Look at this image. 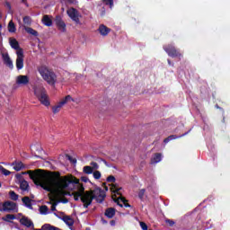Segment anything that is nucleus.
Returning <instances> with one entry per match:
<instances>
[{
    "label": "nucleus",
    "instance_id": "1",
    "mask_svg": "<svg viewBox=\"0 0 230 230\" xmlns=\"http://www.w3.org/2000/svg\"><path fill=\"white\" fill-rule=\"evenodd\" d=\"M28 173L29 177L46 191H50L55 197H65L67 195L66 190H75L74 192V200H81L84 208H89L93 204V200H96L102 204L105 200V190L101 188H95L93 190L85 191L84 185L80 183V180L73 176H65L62 179L56 180L51 177L49 172L43 170L28 171L23 172ZM85 191V192H84Z\"/></svg>",
    "mask_w": 230,
    "mask_h": 230
},
{
    "label": "nucleus",
    "instance_id": "2",
    "mask_svg": "<svg viewBox=\"0 0 230 230\" xmlns=\"http://www.w3.org/2000/svg\"><path fill=\"white\" fill-rule=\"evenodd\" d=\"M11 48L13 49H16V69L18 71H21L24 67V51L22 49H19V41L15 39H10L9 40Z\"/></svg>",
    "mask_w": 230,
    "mask_h": 230
},
{
    "label": "nucleus",
    "instance_id": "3",
    "mask_svg": "<svg viewBox=\"0 0 230 230\" xmlns=\"http://www.w3.org/2000/svg\"><path fill=\"white\" fill-rule=\"evenodd\" d=\"M38 71L47 84L49 85H55V84H57V75L48 68V66H40Z\"/></svg>",
    "mask_w": 230,
    "mask_h": 230
},
{
    "label": "nucleus",
    "instance_id": "4",
    "mask_svg": "<svg viewBox=\"0 0 230 230\" xmlns=\"http://www.w3.org/2000/svg\"><path fill=\"white\" fill-rule=\"evenodd\" d=\"M34 94L36 98H38L41 105H44L45 107H49V105H51V102H49V96L48 95V93L46 92V88H44V86H35Z\"/></svg>",
    "mask_w": 230,
    "mask_h": 230
},
{
    "label": "nucleus",
    "instance_id": "5",
    "mask_svg": "<svg viewBox=\"0 0 230 230\" xmlns=\"http://www.w3.org/2000/svg\"><path fill=\"white\" fill-rule=\"evenodd\" d=\"M0 211L5 213H17V211H19V208L13 201H4L0 205Z\"/></svg>",
    "mask_w": 230,
    "mask_h": 230
},
{
    "label": "nucleus",
    "instance_id": "6",
    "mask_svg": "<svg viewBox=\"0 0 230 230\" xmlns=\"http://www.w3.org/2000/svg\"><path fill=\"white\" fill-rule=\"evenodd\" d=\"M30 84V77L28 75H17L15 77V84L13 86V91H17L19 87H26Z\"/></svg>",
    "mask_w": 230,
    "mask_h": 230
},
{
    "label": "nucleus",
    "instance_id": "7",
    "mask_svg": "<svg viewBox=\"0 0 230 230\" xmlns=\"http://www.w3.org/2000/svg\"><path fill=\"white\" fill-rule=\"evenodd\" d=\"M66 13L68 17H70V19L75 22V24H80V17H82V14H80L78 10H76L75 7H70L66 10Z\"/></svg>",
    "mask_w": 230,
    "mask_h": 230
},
{
    "label": "nucleus",
    "instance_id": "8",
    "mask_svg": "<svg viewBox=\"0 0 230 230\" xmlns=\"http://www.w3.org/2000/svg\"><path fill=\"white\" fill-rule=\"evenodd\" d=\"M69 102H75V100L73 99V97H71V95H66L61 102H59L57 105H55L52 108V112L54 114H58V112H60V110L62 109V107H64L66 105V103H67Z\"/></svg>",
    "mask_w": 230,
    "mask_h": 230
},
{
    "label": "nucleus",
    "instance_id": "9",
    "mask_svg": "<svg viewBox=\"0 0 230 230\" xmlns=\"http://www.w3.org/2000/svg\"><path fill=\"white\" fill-rule=\"evenodd\" d=\"M2 58L4 64L6 65L9 69H13V61L10 58V55H8V53H2Z\"/></svg>",
    "mask_w": 230,
    "mask_h": 230
},
{
    "label": "nucleus",
    "instance_id": "10",
    "mask_svg": "<svg viewBox=\"0 0 230 230\" xmlns=\"http://www.w3.org/2000/svg\"><path fill=\"white\" fill-rule=\"evenodd\" d=\"M164 49L169 57H179V51H177L173 46L164 47Z\"/></svg>",
    "mask_w": 230,
    "mask_h": 230
},
{
    "label": "nucleus",
    "instance_id": "11",
    "mask_svg": "<svg viewBox=\"0 0 230 230\" xmlns=\"http://www.w3.org/2000/svg\"><path fill=\"white\" fill-rule=\"evenodd\" d=\"M191 132V129L187 131L186 133L181 135V136H176V135H171L167 138L164 140V143L166 145L167 143H170V141H173V139H179V137H184V136H188Z\"/></svg>",
    "mask_w": 230,
    "mask_h": 230
},
{
    "label": "nucleus",
    "instance_id": "12",
    "mask_svg": "<svg viewBox=\"0 0 230 230\" xmlns=\"http://www.w3.org/2000/svg\"><path fill=\"white\" fill-rule=\"evenodd\" d=\"M56 25L58 26L59 31H66V22L62 21V18L60 16L56 17Z\"/></svg>",
    "mask_w": 230,
    "mask_h": 230
},
{
    "label": "nucleus",
    "instance_id": "13",
    "mask_svg": "<svg viewBox=\"0 0 230 230\" xmlns=\"http://www.w3.org/2000/svg\"><path fill=\"white\" fill-rule=\"evenodd\" d=\"M10 166H13L15 172H21V170H24V164H22L21 161H15L12 163L10 164Z\"/></svg>",
    "mask_w": 230,
    "mask_h": 230
},
{
    "label": "nucleus",
    "instance_id": "14",
    "mask_svg": "<svg viewBox=\"0 0 230 230\" xmlns=\"http://www.w3.org/2000/svg\"><path fill=\"white\" fill-rule=\"evenodd\" d=\"M55 217H58V218H61V220H63V222H65V224H66V226H69L71 227V226H73V224H75V221H73V218H71L68 216H65L63 217H60L57 213H54Z\"/></svg>",
    "mask_w": 230,
    "mask_h": 230
},
{
    "label": "nucleus",
    "instance_id": "15",
    "mask_svg": "<svg viewBox=\"0 0 230 230\" xmlns=\"http://www.w3.org/2000/svg\"><path fill=\"white\" fill-rule=\"evenodd\" d=\"M22 201L25 208H28V209H33V205L31 204V199H30V197H23Z\"/></svg>",
    "mask_w": 230,
    "mask_h": 230
},
{
    "label": "nucleus",
    "instance_id": "16",
    "mask_svg": "<svg viewBox=\"0 0 230 230\" xmlns=\"http://www.w3.org/2000/svg\"><path fill=\"white\" fill-rule=\"evenodd\" d=\"M42 24H44V26H53V20L51 19V16L46 14L43 16L42 20Z\"/></svg>",
    "mask_w": 230,
    "mask_h": 230
},
{
    "label": "nucleus",
    "instance_id": "17",
    "mask_svg": "<svg viewBox=\"0 0 230 230\" xmlns=\"http://www.w3.org/2000/svg\"><path fill=\"white\" fill-rule=\"evenodd\" d=\"M98 31L99 33H101V35H102V37H106V35H109V33L111 32V29H109L105 25H100Z\"/></svg>",
    "mask_w": 230,
    "mask_h": 230
},
{
    "label": "nucleus",
    "instance_id": "18",
    "mask_svg": "<svg viewBox=\"0 0 230 230\" xmlns=\"http://www.w3.org/2000/svg\"><path fill=\"white\" fill-rule=\"evenodd\" d=\"M20 222L22 226H24L25 227H33V222L28 217H22Z\"/></svg>",
    "mask_w": 230,
    "mask_h": 230
},
{
    "label": "nucleus",
    "instance_id": "19",
    "mask_svg": "<svg viewBox=\"0 0 230 230\" xmlns=\"http://www.w3.org/2000/svg\"><path fill=\"white\" fill-rule=\"evenodd\" d=\"M116 202L120 208H123V204L125 208H130V205L127 203V199H125V198L119 197L117 199Z\"/></svg>",
    "mask_w": 230,
    "mask_h": 230
},
{
    "label": "nucleus",
    "instance_id": "20",
    "mask_svg": "<svg viewBox=\"0 0 230 230\" xmlns=\"http://www.w3.org/2000/svg\"><path fill=\"white\" fill-rule=\"evenodd\" d=\"M20 189L22 191H28L30 189V184L25 180L20 181Z\"/></svg>",
    "mask_w": 230,
    "mask_h": 230
},
{
    "label": "nucleus",
    "instance_id": "21",
    "mask_svg": "<svg viewBox=\"0 0 230 230\" xmlns=\"http://www.w3.org/2000/svg\"><path fill=\"white\" fill-rule=\"evenodd\" d=\"M163 161V155L161 154H156L151 160V164H157Z\"/></svg>",
    "mask_w": 230,
    "mask_h": 230
},
{
    "label": "nucleus",
    "instance_id": "22",
    "mask_svg": "<svg viewBox=\"0 0 230 230\" xmlns=\"http://www.w3.org/2000/svg\"><path fill=\"white\" fill-rule=\"evenodd\" d=\"M7 30L9 33H15L17 31V28L15 27V23H13V21H10L7 26Z\"/></svg>",
    "mask_w": 230,
    "mask_h": 230
},
{
    "label": "nucleus",
    "instance_id": "23",
    "mask_svg": "<svg viewBox=\"0 0 230 230\" xmlns=\"http://www.w3.org/2000/svg\"><path fill=\"white\" fill-rule=\"evenodd\" d=\"M114 215H116V209L112 208L106 209L105 217H107V218H113Z\"/></svg>",
    "mask_w": 230,
    "mask_h": 230
},
{
    "label": "nucleus",
    "instance_id": "24",
    "mask_svg": "<svg viewBox=\"0 0 230 230\" xmlns=\"http://www.w3.org/2000/svg\"><path fill=\"white\" fill-rule=\"evenodd\" d=\"M24 30L29 33V35H33V37H39V32L33 30L31 27L24 26Z\"/></svg>",
    "mask_w": 230,
    "mask_h": 230
},
{
    "label": "nucleus",
    "instance_id": "25",
    "mask_svg": "<svg viewBox=\"0 0 230 230\" xmlns=\"http://www.w3.org/2000/svg\"><path fill=\"white\" fill-rule=\"evenodd\" d=\"M40 215H49V208H48V206L43 205L40 208Z\"/></svg>",
    "mask_w": 230,
    "mask_h": 230
},
{
    "label": "nucleus",
    "instance_id": "26",
    "mask_svg": "<svg viewBox=\"0 0 230 230\" xmlns=\"http://www.w3.org/2000/svg\"><path fill=\"white\" fill-rule=\"evenodd\" d=\"M9 198L11 199V200H14V201L19 200V195L15 193V191L13 190L9 191Z\"/></svg>",
    "mask_w": 230,
    "mask_h": 230
},
{
    "label": "nucleus",
    "instance_id": "27",
    "mask_svg": "<svg viewBox=\"0 0 230 230\" xmlns=\"http://www.w3.org/2000/svg\"><path fill=\"white\" fill-rule=\"evenodd\" d=\"M0 173H2V175H4L5 177H8V175H10L12 173V172L4 169V167H3V165H0Z\"/></svg>",
    "mask_w": 230,
    "mask_h": 230
},
{
    "label": "nucleus",
    "instance_id": "28",
    "mask_svg": "<svg viewBox=\"0 0 230 230\" xmlns=\"http://www.w3.org/2000/svg\"><path fill=\"white\" fill-rule=\"evenodd\" d=\"M83 172L84 173H86L87 175H91V173H93V172H94V171L93 170L92 166L86 165L84 167Z\"/></svg>",
    "mask_w": 230,
    "mask_h": 230
},
{
    "label": "nucleus",
    "instance_id": "29",
    "mask_svg": "<svg viewBox=\"0 0 230 230\" xmlns=\"http://www.w3.org/2000/svg\"><path fill=\"white\" fill-rule=\"evenodd\" d=\"M23 23L25 24V26H30L31 24V17L24 16L23 17Z\"/></svg>",
    "mask_w": 230,
    "mask_h": 230
},
{
    "label": "nucleus",
    "instance_id": "30",
    "mask_svg": "<svg viewBox=\"0 0 230 230\" xmlns=\"http://www.w3.org/2000/svg\"><path fill=\"white\" fill-rule=\"evenodd\" d=\"M93 179H95L96 181H98L99 179H102V172H100V171H94L93 172Z\"/></svg>",
    "mask_w": 230,
    "mask_h": 230
},
{
    "label": "nucleus",
    "instance_id": "31",
    "mask_svg": "<svg viewBox=\"0 0 230 230\" xmlns=\"http://www.w3.org/2000/svg\"><path fill=\"white\" fill-rule=\"evenodd\" d=\"M5 222H10L11 220H15V216L12 214H8L5 218H4Z\"/></svg>",
    "mask_w": 230,
    "mask_h": 230
},
{
    "label": "nucleus",
    "instance_id": "32",
    "mask_svg": "<svg viewBox=\"0 0 230 230\" xmlns=\"http://www.w3.org/2000/svg\"><path fill=\"white\" fill-rule=\"evenodd\" d=\"M102 3H104L106 5H110V8L114 6V0H102Z\"/></svg>",
    "mask_w": 230,
    "mask_h": 230
},
{
    "label": "nucleus",
    "instance_id": "33",
    "mask_svg": "<svg viewBox=\"0 0 230 230\" xmlns=\"http://www.w3.org/2000/svg\"><path fill=\"white\" fill-rule=\"evenodd\" d=\"M91 167L94 171V170H98V168H100V165H98V163H96V162H92L91 163Z\"/></svg>",
    "mask_w": 230,
    "mask_h": 230
},
{
    "label": "nucleus",
    "instance_id": "34",
    "mask_svg": "<svg viewBox=\"0 0 230 230\" xmlns=\"http://www.w3.org/2000/svg\"><path fill=\"white\" fill-rule=\"evenodd\" d=\"M68 161L72 163V164H76V158H73L71 155H66Z\"/></svg>",
    "mask_w": 230,
    "mask_h": 230
},
{
    "label": "nucleus",
    "instance_id": "35",
    "mask_svg": "<svg viewBox=\"0 0 230 230\" xmlns=\"http://www.w3.org/2000/svg\"><path fill=\"white\" fill-rule=\"evenodd\" d=\"M139 224L142 230H148V226L145 222H140Z\"/></svg>",
    "mask_w": 230,
    "mask_h": 230
},
{
    "label": "nucleus",
    "instance_id": "36",
    "mask_svg": "<svg viewBox=\"0 0 230 230\" xmlns=\"http://www.w3.org/2000/svg\"><path fill=\"white\" fill-rule=\"evenodd\" d=\"M145 189H142V190H139V192H138V197H139V199H143V197H145Z\"/></svg>",
    "mask_w": 230,
    "mask_h": 230
},
{
    "label": "nucleus",
    "instance_id": "37",
    "mask_svg": "<svg viewBox=\"0 0 230 230\" xmlns=\"http://www.w3.org/2000/svg\"><path fill=\"white\" fill-rule=\"evenodd\" d=\"M165 222L170 226V227L175 225V222L172 219H166Z\"/></svg>",
    "mask_w": 230,
    "mask_h": 230
},
{
    "label": "nucleus",
    "instance_id": "38",
    "mask_svg": "<svg viewBox=\"0 0 230 230\" xmlns=\"http://www.w3.org/2000/svg\"><path fill=\"white\" fill-rule=\"evenodd\" d=\"M116 181V178L114 176H109L107 178V182H115Z\"/></svg>",
    "mask_w": 230,
    "mask_h": 230
},
{
    "label": "nucleus",
    "instance_id": "39",
    "mask_svg": "<svg viewBox=\"0 0 230 230\" xmlns=\"http://www.w3.org/2000/svg\"><path fill=\"white\" fill-rule=\"evenodd\" d=\"M67 2L69 3V4H78L77 0H67Z\"/></svg>",
    "mask_w": 230,
    "mask_h": 230
},
{
    "label": "nucleus",
    "instance_id": "40",
    "mask_svg": "<svg viewBox=\"0 0 230 230\" xmlns=\"http://www.w3.org/2000/svg\"><path fill=\"white\" fill-rule=\"evenodd\" d=\"M81 181H83V182H89V178L86 176H83L81 177Z\"/></svg>",
    "mask_w": 230,
    "mask_h": 230
},
{
    "label": "nucleus",
    "instance_id": "41",
    "mask_svg": "<svg viewBox=\"0 0 230 230\" xmlns=\"http://www.w3.org/2000/svg\"><path fill=\"white\" fill-rule=\"evenodd\" d=\"M50 209L51 211H57V203L52 204Z\"/></svg>",
    "mask_w": 230,
    "mask_h": 230
},
{
    "label": "nucleus",
    "instance_id": "42",
    "mask_svg": "<svg viewBox=\"0 0 230 230\" xmlns=\"http://www.w3.org/2000/svg\"><path fill=\"white\" fill-rule=\"evenodd\" d=\"M121 190V188L116 189L114 190V193H117V195H119V190Z\"/></svg>",
    "mask_w": 230,
    "mask_h": 230
},
{
    "label": "nucleus",
    "instance_id": "43",
    "mask_svg": "<svg viewBox=\"0 0 230 230\" xmlns=\"http://www.w3.org/2000/svg\"><path fill=\"white\" fill-rule=\"evenodd\" d=\"M110 224H111V226H116V221L111 220V221L110 222Z\"/></svg>",
    "mask_w": 230,
    "mask_h": 230
},
{
    "label": "nucleus",
    "instance_id": "44",
    "mask_svg": "<svg viewBox=\"0 0 230 230\" xmlns=\"http://www.w3.org/2000/svg\"><path fill=\"white\" fill-rule=\"evenodd\" d=\"M169 66H173V64H172V61L170 59L167 60Z\"/></svg>",
    "mask_w": 230,
    "mask_h": 230
},
{
    "label": "nucleus",
    "instance_id": "45",
    "mask_svg": "<svg viewBox=\"0 0 230 230\" xmlns=\"http://www.w3.org/2000/svg\"><path fill=\"white\" fill-rule=\"evenodd\" d=\"M22 3H24L26 6H28V4H26V0H22Z\"/></svg>",
    "mask_w": 230,
    "mask_h": 230
},
{
    "label": "nucleus",
    "instance_id": "46",
    "mask_svg": "<svg viewBox=\"0 0 230 230\" xmlns=\"http://www.w3.org/2000/svg\"><path fill=\"white\" fill-rule=\"evenodd\" d=\"M104 164H106V166H109V164H107V161H104Z\"/></svg>",
    "mask_w": 230,
    "mask_h": 230
},
{
    "label": "nucleus",
    "instance_id": "47",
    "mask_svg": "<svg viewBox=\"0 0 230 230\" xmlns=\"http://www.w3.org/2000/svg\"><path fill=\"white\" fill-rule=\"evenodd\" d=\"M17 177V179H20L21 178V175H19V176H16Z\"/></svg>",
    "mask_w": 230,
    "mask_h": 230
},
{
    "label": "nucleus",
    "instance_id": "48",
    "mask_svg": "<svg viewBox=\"0 0 230 230\" xmlns=\"http://www.w3.org/2000/svg\"><path fill=\"white\" fill-rule=\"evenodd\" d=\"M102 222H103L104 224H107V222H106L105 220H102Z\"/></svg>",
    "mask_w": 230,
    "mask_h": 230
},
{
    "label": "nucleus",
    "instance_id": "49",
    "mask_svg": "<svg viewBox=\"0 0 230 230\" xmlns=\"http://www.w3.org/2000/svg\"><path fill=\"white\" fill-rule=\"evenodd\" d=\"M7 6H9V8H10V4H7Z\"/></svg>",
    "mask_w": 230,
    "mask_h": 230
}]
</instances>
